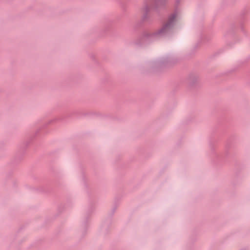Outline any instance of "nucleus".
<instances>
[{
	"instance_id": "1",
	"label": "nucleus",
	"mask_w": 250,
	"mask_h": 250,
	"mask_svg": "<svg viewBox=\"0 0 250 250\" xmlns=\"http://www.w3.org/2000/svg\"><path fill=\"white\" fill-rule=\"evenodd\" d=\"M175 18V15H172L170 16L169 19V21L167 23H166L160 30V33H163L170 27V24Z\"/></svg>"
}]
</instances>
